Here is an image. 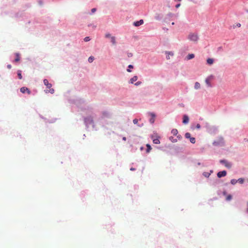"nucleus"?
Wrapping results in <instances>:
<instances>
[{"label":"nucleus","mask_w":248,"mask_h":248,"mask_svg":"<svg viewBox=\"0 0 248 248\" xmlns=\"http://www.w3.org/2000/svg\"><path fill=\"white\" fill-rule=\"evenodd\" d=\"M20 92L23 93H24L26 92H27L28 94H31V91H30V90L28 88L25 87L21 88Z\"/></svg>","instance_id":"6e6552de"},{"label":"nucleus","mask_w":248,"mask_h":248,"mask_svg":"<svg viewBox=\"0 0 248 248\" xmlns=\"http://www.w3.org/2000/svg\"><path fill=\"white\" fill-rule=\"evenodd\" d=\"M247 204H248V202H247Z\"/></svg>","instance_id":"49530a36"},{"label":"nucleus","mask_w":248,"mask_h":248,"mask_svg":"<svg viewBox=\"0 0 248 248\" xmlns=\"http://www.w3.org/2000/svg\"><path fill=\"white\" fill-rule=\"evenodd\" d=\"M143 23V20L142 19H141L138 21L135 22L134 23V25L136 27H138V26L142 25Z\"/></svg>","instance_id":"9d476101"},{"label":"nucleus","mask_w":248,"mask_h":248,"mask_svg":"<svg viewBox=\"0 0 248 248\" xmlns=\"http://www.w3.org/2000/svg\"><path fill=\"white\" fill-rule=\"evenodd\" d=\"M227 172L225 170H223L219 171L217 173V176L218 178H221L222 177H224L226 175Z\"/></svg>","instance_id":"0eeeda50"},{"label":"nucleus","mask_w":248,"mask_h":248,"mask_svg":"<svg viewBox=\"0 0 248 248\" xmlns=\"http://www.w3.org/2000/svg\"><path fill=\"white\" fill-rule=\"evenodd\" d=\"M133 123H134V124H138V119H134V120H133Z\"/></svg>","instance_id":"c756f323"},{"label":"nucleus","mask_w":248,"mask_h":248,"mask_svg":"<svg viewBox=\"0 0 248 248\" xmlns=\"http://www.w3.org/2000/svg\"><path fill=\"white\" fill-rule=\"evenodd\" d=\"M223 194L224 195H226V191H223Z\"/></svg>","instance_id":"58836bf2"},{"label":"nucleus","mask_w":248,"mask_h":248,"mask_svg":"<svg viewBox=\"0 0 248 248\" xmlns=\"http://www.w3.org/2000/svg\"><path fill=\"white\" fill-rule=\"evenodd\" d=\"M96 9L95 8H93L92 9V13H94L96 11Z\"/></svg>","instance_id":"c9c22d12"},{"label":"nucleus","mask_w":248,"mask_h":248,"mask_svg":"<svg viewBox=\"0 0 248 248\" xmlns=\"http://www.w3.org/2000/svg\"><path fill=\"white\" fill-rule=\"evenodd\" d=\"M175 0V1H181V0Z\"/></svg>","instance_id":"37998d69"},{"label":"nucleus","mask_w":248,"mask_h":248,"mask_svg":"<svg viewBox=\"0 0 248 248\" xmlns=\"http://www.w3.org/2000/svg\"><path fill=\"white\" fill-rule=\"evenodd\" d=\"M180 5H181V4L180 3L177 4V5H176L175 7L176 8H179L180 6Z\"/></svg>","instance_id":"f704fd0d"},{"label":"nucleus","mask_w":248,"mask_h":248,"mask_svg":"<svg viewBox=\"0 0 248 248\" xmlns=\"http://www.w3.org/2000/svg\"><path fill=\"white\" fill-rule=\"evenodd\" d=\"M237 26H238V27H240L241 24H238L237 25Z\"/></svg>","instance_id":"c03bdc74"},{"label":"nucleus","mask_w":248,"mask_h":248,"mask_svg":"<svg viewBox=\"0 0 248 248\" xmlns=\"http://www.w3.org/2000/svg\"><path fill=\"white\" fill-rule=\"evenodd\" d=\"M135 170V169L134 168H131L130 169V170Z\"/></svg>","instance_id":"ea45409f"},{"label":"nucleus","mask_w":248,"mask_h":248,"mask_svg":"<svg viewBox=\"0 0 248 248\" xmlns=\"http://www.w3.org/2000/svg\"><path fill=\"white\" fill-rule=\"evenodd\" d=\"M190 141L192 143H195V142H196V140H195V138H193V137H191L190 139Z\"/></svg>","instance_id":"5701e85b"},{"label":"nucleus","mask_w":248,"mask_h":248,"mask_svg":"<svg viewBox=\"0 0 248 248\" xmlns=\"http://www.w3.org/2000/svg\"><path fill=\"white\" fill-rule=\"evenodd\" d=\"M185 137L186 138V139H190L191 137V134L189 133H186L185 134Z\"/></svg>","instance_id":"412c9836"},{"label":"nucleus","mask_w":248,"mask_h":248,"mask_svg":"<svg viewBox=\"0 0 248 248\" xmlns=\"http://www.w3.org/2000/svg\"><path fill=\"white\" fill-rule=\"evenodd\" d=\"M189 122V118L186 115H184L183 116V123L185 124H186Z\"/></svg>","instance_id":"1a4fd4ad"},{"label":"nucleus","mask_w":248,"mask_h":248,"mask_svg":"<svg viewBox=\"0 0 248 248\" xmlns=\"http://www.w3.org/2000/svg\"><path fill=\"white\" fill-rule=\"evenodd\" d=\"M84 122L86 125L93 124V118L92 116H88L84 118Z\"/></svg>","instance_id":"20e7f679"},{"label":"nucleus","mask_w":248,"mask_h":248,"mask_svg":"<svg viewBox=\"0 0 248 248\" xmlns=\"http://www.w3.org/2000/svg\"><path fill=\"white\" fill-rule=\"evenodd\" d=\"M127 71L128 72H131V70L130 69H127Z\"/></svg>","instance_id":"79ce46f5"},{"label":"nucleus","mask_w":248,"mask_h":248,"mask_svg":"<svg viewBox=\"0 0 248 248\" xmlns=\"http://www.w3.org/2000/svg\"><path fill=\"white\" fill-rule=\"evenodd\" d=\"M214 78V76L213 75H210L208 77L205 79V83L207 85L208 87H211L212 85L211 83V81Z\"/></svg>","instance_id":"39448f33"},{"label":"nucleus","mask_w":248,"mask_h":248,"mask_svg":"<svg viewBox=\"0 0 248 248\" xmlns=\"http://www.w3.org/2000/svg\"><path fill=\"white\" fill-rule=\"evenodd\" d=\"M213 144L215 146L222 145L224 144L223 139L222 138H218L217 140L213 142Z\"/></svg>","instance_id":"7ed1b4c3"},{"label":"nucleus","mask_w":248,"mask_h":248,"mask_svg":"<svg viewBox=\"0 0 248 248\" xmlns=\"http://www.w3.org/2000/svg\"><path fill=\"white\" fill-rule=\"evenodd\" d=\"M196 128H198V129H200L201 128V125L199 124H198L197 125H196Z\"/></svg>","instance_id":"72a5a7b5"},{"label":"nucleus","mask_w":248,"mask_h":248,"mask_svg":"<svg viewBox=\"0 0 248 248\" xmlns=\"http://www.w3.org/2000/svg\"><path fill=\"white\" fill-rule=\"evenodd\" d=\"M170 140H171L173 142H176L177 141V140L176 139H173V137H170Z\"/></svg>","instance_id":"7c9ffc66"},{"label":"nucleus","mask_w":248,"mask_h":248,"mask_svg":"<svg viewBox=\"0 0 248 248\" xmlns=\"http://www.w3.org/2000/svg\"><path fill=\"white\" fill-rule=\"evenodd\" d=\"M110 41H111V42L112 43L113 45H114L116 44L115 38L114 36L111 37Z\"/></svg>","instance_id":"f3484780"},{"label":"nucleus","mask_w":248,"mask_h":248,"mask_svg":"<svg viewBox=\"0 0 248 248\" xmlns=\"http://www.w3.org/2000/svg\"><path fill=\"white\" fill-rule=\"evenodd\" d=\"M16 59H15V62H18L20 60V56H19V54L18 53H16Z\"/></svg>","instance_id":"4468645a"},{"label":"nucleus","mask_w":248,"mask_h":248,"mask_svg":"<svg viewBox=\"0 0 248 248\" xmlns=\"http://www.w3.org/2000/svg\"><path fill=\"white\" fill-rule=\"evenodd\" d=\"M127 56L128 57H131L133 56V54L132 53H127Z\"/></svg>","instance_id":"2f4dec72"},{"label":"nucleus","mask_w":248,"mask_h":248,"mask_svg":"<svg viewBox=\"0 0 248 248\" xmlns=\"http://www.w3.org/2000/svg\"><path fill=\"white\" fill-rule=\"evenodd\" d=\"M126 138H125V137H123V140H126Z\"/></svg>","instance_id":"a19ab883"},{"label":"nucleus","mask_w":248,"mask_h":248,"mask_svg":"<svg viewBox=\"0 0 248 248\" xmlns=\"http://www.w3.org/2000/svg\"><path fill=\"white\" fill-rule=\"evenodd\" d=\"M171 133L173 135H176L178 134V131L176 129H173L171 130Z\"/></svg>","instance_id":"a211bd4d"},{"label":"nucleus","mask_w":248,"mask_h":248,"mask_svg":"<svg viewBox=\"0 0 248 248\" xmlns=\"http://www.w3.org/2000/svg\"><path fill=\"white\" fill-rule=\"evenodd\" d=\"M94 60V57L93 56H90L88 59V61L89 62H92Z\"/></svg>","instance_id":"b1692460"},{"label":"nucleus","mask_w":248,"mask_h":248,"mask_svg":"<svg viewBox=\"0 0 248 248\" xmlns=\"http://www.w3.org/2000/svg\"><path fill=\"white\" fill-rule=\"evenodd\" d=\"M151 118L150 119V122L151 124H153L155 121V114L151 113L150 114Z\"/></svg>","instance_id":"9b49d317"},{"label":"nucleus","mask_w":248,"mask_h":248,"mask_svg":"<svg viewBox=\"0 0 248 248\" xmlns=\"http://www.w3.org/2000/svg\"><path fill=\"white\" fill-rule=\"evenodd\" d=\"M237 181V182H239L240 184H243L244 182V180L243 178H239Z\"/></svg>","instance_id":"393cba45"},{"label":"nucleus","mask_w":248,"mask_h":248,"mask_svg":"<svg viewBox=\"0 0 248 248\" xmlns=\"http://www.w3.org/2000/svg\"><path fill=\"white\" fill-rule=\"evenodd\" d=\"M128 68H133V66L132 65L130 64V65H128Z\"/></svg>","instance_id":"e433bc0d"},{"label":"nucleus","mask_w":248,"mask_h":248,"mask_svg":"<svg viewBox=\"0 0 248 248\" xmlns=\"http://www.w3.org/2000/svg\"><path fill=\"white\" fill-rule=\"evenodd\" d=\"M84 40L85 42H88L90 40V38L89 37H86Z\"/></svg>","instance_id":"cd10ccee"},{"label":"nucleus","mask_w":248,"mask_h":248,"mask_svg":"<svg viewBox=\"0 0 248 248\" xmlns=\"http://www.w3.org/2000/svg\"><path fill=\"white\" fill-rule=\"evenodd\" d=\"M171 24H172V25H174V22H172V23H171Z\"/></svg>","instance_id":"a18cd8bd"},{"label":"nucleus","mask_w":248,"mask_h":248,"mask_svg":"<svg viewBox=\"0 0 248 248\" xmlns=\"http://www.w3.org/2000/svg\"><path fill=\"white\" fill-rule=\"evenodd\" d=\"M141 82H140V81H138V82H136V83L135 84V85H136V86H138V85H139L140 84H141Z\"/></svg>","instance_id":"473e14b6"},{"label":"nucleus","mask_w":248,"mask_h":248,"mask_svg":"<svg viewBox=\"0 0 248 248\" xmlns=\"http://www.w3.org/2000/svg\"><path fill=\"white\" fill-rule=\"evenodd\" d=\"M247 211H248V209H247Z\"/></svg>","instance_id":"de8ad7c7"},{"label":"nucleus","mask_w":248,"mask_h":248,"mask_svg":"<svg viewBox=\"0 0 248 248\" xmlns=\"http://www.w3.org/2000/svg\"><path fill=\"white\" fill-rule=\"evenodd\" d=\"M153 142L155 144H159L160 143V140L158 138L154 139H153Z\"/></svg>","instance_id":"6ab92c4d"},{"label":"nucleus","mask_w":248,"mask_h":248,"mask_svg":"<svg viewBox=\"0 0 248 248\" xmlns=\"http://www.w3.org/2000/svg\"><path fill=\"white\" fill-rule=\"evenodd\" d=\"M105 36L106 38H110L111 37H112L111 34L109 33L106 34Z\"/></svg>","instance_id":"c85d7f7f"},{"label":"nucleus","mask_w":248,"mask_h":248,"mask_svg":"<svg viewBox=\"0 0 248 248\" xmlns=\"http://www.w3.org/2000/svg\"><path fill=\"white\" fill-rule=\"evenodd\" d=\"M214 60L212 58H208L207 60V63L209 65H212L214 63Z\"/></svg>","instance_id":"f8f14e48"},{"label":"nucleus","mask_w":248,"mask_h":248,"mask_svg":"<svg viewBox=\"0 0 248 248\" xmlns=\"http://www.w3.org/2000/svg\"><path fill=\"white\" fill-rule=\"evenodd\" d=\"M138 79L137 76H134L132 78L130 79V82L133 84L135 81H137Z\"/></svg>","instance_id":"ddd939ff"},{"label":"nucleus","mask_w":248,"mask_h":248,"mask_svg":"<svg viewBox=\"0 0 248 248\" xmlns=\"http://www.w3.org/2000/svg\"><path fill=\"white\" fill-rule=\"evenodd\" d=\"M44 83L47 88L49 89V90H45V92L46 93H54V90L52 88H51V87H52V84L49 83L47 79H45L44 80Z\"/></svg>","instance_id":"f257e3e1"},{"label":"nucleus","mask_w":248,"mask_h":248,"mask_svg":"<svg viewBox=\"0 0 248 248\" xmlns=\"http://www.w3.org/2000/svg\"><path fill=\"white\" fill-rule=\"evenodd\" d=\"M237 182V180H235V179H232L231 181V183L232 185H235L236 184Z\"/></svg>","instance_id":"a878e982"},{"label":"nucleus","mask_w":248,"mask_h":248,"mask_svg":"<svg viewBox=\"0 0 248 248\" xmlns=\"http://www.w3.org/2000/svg\"><path fill=\"white\" fill-rule=\"evenodd\" d=\"M194 56H195L194 54H188L186 58H187V60H190V59H192L194 58Z\"/></svg>","instance_id":"dca6fc26"},{"label":"nucleus","mask_w":248,"mask_h":248,"mask_svg":"<svg viewBox=\"0 0 248 248\" xmlns=\"http://www.w3.org/2000/svg\"><path fill=\"white\" fill-rule=\"evenodd\" d=\"M220 163H221V164H223L225 165V166L228 168H231V167H232V164L231 163L228 162L227 160H220Z\"/></svg>","instance_id":"423d86ee"},{"label":"nucleus","mask_w":248,"mask_h":248,"mask_svg":"<svg viewBox=\"0 0 248 248\" xmlns=\"http://www.w3.org/2000/svg\"><path fill=\"white\" fill-rule=\"evenodd\" d=\"M7 67H8V68H9V69H11V67H12V66H11V65H10V64H8V65H7Z\"/></svg>","instance_id":"4c0bfd02"},{"label":"nucleus","mask_w":248,"mask_h":248,"mask_svg":"<svg viewBox=\"0 0 248 248\" xmlns=\"http://www.w3.org/2000/svg\"><path fill=\"white\" fill-rule=\"evenodd\" d=\"M232 195H228L227 196L226 199L227 201H230V200H232Z\"/></svg>","instance_id":"bb28decb"},{"label":"nucleus","mask_w":248,"mask_h":248,"mask_svg":"<svg viewBox=\"0 0 248 248\" xmlns=\"http://www.w3.org/2000/svg\"><path fill=\"white\" fill-rule=\"evenodd\" d=\"M146 146L147 148L146 152H147V153H149L150 151V150H151V147L150 145L148 144H147L146 145Z\"/></svg>","instance_id":"4be33fe9"},{"label":"nucleus","mask_w":248,"mask_h":248,"mask_svg":"<svg viewBox=\"0 0 248 248\" xmlns=\"http://www.w3.org/2000/svg\"><path fill=\"white\" fill-rule=\"evenodd\" d=\"M188 39L194 42H197L198 40L199 37L198 34L195 33H190L188 35Z\"/></svg>","instance_id":"f03ea898"},{"label":"nucleus","mask_w":248,"mask_h":248,"mask_svg":"<svg viewBox=\"0 0 248 248\" xmlns=\"http://www.w3.org/2000/svg\"><path fill=\"white\" fill-rule=\"evenodd\" d=\"M17 75L19 79H21L22 78V76L21 75V71L18 70L17 71Z\"/></svg>","instance_id":"aec40b11"},{"label":"nucleus","mask_w":248,"mask_h":248,"mask_svg":"<svg viewBox=\"0 0 248 248\" xmlns=\"http://www.w3.org/2000/svg\"><path fill=\"white\" fill-rule=\"evenodd\" d=\"M201 87V85L198 82H196L195 83V86H194V88L195 89H200Z\"/></svg>","instance_id":"2eb2a0df"}]
</instances>
